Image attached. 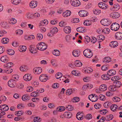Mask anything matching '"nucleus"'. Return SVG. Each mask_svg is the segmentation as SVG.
Here are the masks:
<instances>
[{
    "label": "nucleus",
    "mask_w": 122,
    "mask_h": 122,
    "mask_svg": "<svg viewBox=\"0 0 122 122\" xmlns=\"http://www.w3.org/2000/svg\"><path fill=\"white\" fill-rule=\"evenodd\" d=\"M122 85L121 82L119 81L114 82L112 85L109 86L108 87L109 90L112 92L115 91L116 88L120 87Z\"/></svg>",
    "instance_id": "obj_1"
},
{
    "label": "nucleus",
    "mask_w": 122,
    "mask_h": 122,
    "mask_svg": "<svg viewBox=\"0 0 122 122\" xmlns=\"http://www.w3.org/2000/svg\"><path fill=\"white\" fill-rule=\"evenodd\" d=\"M47 47L46 44L43 42H40L37 45V49L41 51L46 50Z\"/></svg>",
    "instance_id": "obj_2"
},
{
    "label": "nucleus",
    "mask_w": 122,
    "mask_h": 122,
    "mask_svg": "<svg viewBox=\"0 0 122 122\" xmlns=\"http://www.w3.org/2000/svg\"><path fill=\"white\" fill-rule=\"evenodd\" d=\"M84 55L86 57L90 58L93 56L92 51L89 49L85 50L83 52Z\"/></svg>",
    "instance_id": "obj_3"
},
{
    "label": "nucleus",
    "mask_w": 122,
    "mask_h": 122,
    "mask_svg": "<svg viewBox=\"0 0 122 122\" xmlns=\"http://www.w3.org/2000/svg\"><path fill=\"white\" fill-rule=\"evenodd\" d=\"M120 27V25L118 23L115 22L112 24L111 26V29L113 30L117 31L119 29Z\"/></svg>",
    "instance_id": "obj_4"
},
{
    "label": "nucleus",
    "mask_w": 122,
    "mask_h": 122,
    "mask_svg": "<svg viewBox=\"0 0 122 122\" xmlns=\"http://www.w3.org/2000/svg\"><path fill=\"white\" fill-rule=\"evenodd\" d=\"M100 22L104 26H108L111 24L110 20L108 19H103Z\"/></svg>",
    "instance_id": "obj_5"
},
{
    "label": "nucleus",
    "mask_w": 122,
    "mask_h": 122,
    "mask_svg": "<svg viewBox=\"0 0 122 122\" xmlns=\"http://www.w3.org/2000/svg\"><path fill=\"white\" fill-rule=\"evenodd\" d=\"M71 4L73 6L77 7L80 5V2L78 0H71Z\"/></svg>",
    "instance_id": "obj_6"
},
{
    "label": "nucleus",
    "mask_w": 122,
    "mask_h": 122,
    "mask_svg": "<svg viewBox=\"0 0 122 122\" xmlns=\"http://www.w3.org/2000/svg\"><path fill=\"white\" fill-rule=\"evenodd\" d=\"M16 84L15 82V80L14 79H12L9 80L8 82V85L9 86L11 87H14Z\"/></svg>",
    "instance_id": "obj_7"
},
{
    "label": "nucleus",
    "mask_w": 122,
    "mask_h": 122,
    "mask_svg": "<svg viewBox=\"0 0 122 122\" xmlns=\"http://www.w3.org/2000/svg\"><path fill=\"white\" fill-rule=\"evenodd\" d=\"M45 74L41 75L39 77L40 80L44 82L46 81L47 80L48 77Z\"/></svg>",
    "instance_id": "obj_8"
},
{
    "label": "nucleus",
    "mask_w": 122,
    "mask_h": 122,
    "mask_svg": "<svg viewBox=\"0 0 122 122\" xmlns=\"http://www.w3.org/2000/svg\"><path fill=\"white\" fill-rule=\"evenodd\" d=\"M120 15L119 13L117 12L112 13L110 14V16L112 18H118Z\"/></svg>",
    "instance_id": "obj_9"
},
{
    "label": "nucleus",
    "mask_w": 122,
    "mask_h": 122,
    "mask_svg": "<svg viewBox=\"0 0 122 122\" xmlns=\"http://www.w3.org/2000/svg\"><path fill=\"white\" fill-rule=\"evenodd\" d=\"M98 6L99 7L102 9H106L108 7V6L106 4L102 2H100L98 4Z\"/></svg>",
    "instance_id": "obj_10"
},
{
    "label": "nucleus",
    "mask_w": 122,
    "mask_h": 122,
    "mask_svg": "<svg viewBox=\"0 0 122 122\" xmlns=\"http://www.w3.org/2000/svg\"><path fill=\"white\" fill-rule=\"evenodd\" d=\"M42 71V69L40 67H35L33 69V71L36 74H40Z\"/></svg>",
    "instance_id": "obj_11"
},
{
    "label": "nucleus",
    "mask_w": 122,
    "mask_h": 122,
    "mask_svg": "<svg viewBox=\"0 0 122 122\" xmlns=\"http://www.w3.org/2000/svg\"><path fill=\"white\" fill-rule=\"evenodd\" d=\"M32 78L31 75L29 74H26L23 76L24 80L26 81H30L31 79Z\"/></svg>",
    "instance_id": "obj_12"
},
{
    "label": "nucleus",
    "mask_w": 122,
    "mask_h": 122,
    "mask_svg": "<svg viewBox=\"0 0 122 122\" xmlns=\"http://www.w3.org/2000/svg\"><path fill=\"white\" fill-rule=\"evenodd\" d=\"M87 12L86 11L84 10H81L78 12L79 15L81 17H85L86 16Z\"/></svg>",
    "instance_id": "obj_13"
},
{
    "label": "nucleus",
    "mask_w": 122,
    "mask_h": 122,
    "mask_svg": "<svg viewBox=\"0 0 122 122\" xmlns=\"http://www.w3.org/2000/svg\"><path fill=\"white\" fill-rule=\"evenodd\" d=\"M29 50L32 53H36L37 51V48H35V47L33 45L30 46Z\"/></svg>",
    "instance_id": "obj_14"
},
{
    "label": "nucleus",
    "mask_w": 122,
    "mask_h": 122,
    "mask_svg": "<svg viewBox=\"0 0 122 122\" xmlns=\"http://www.w3.org/2000/svg\"><path fill=\"white\" fill-rule=\"evenodd\" d=\"M81 52L80 50H74L72 52L73 55L75 57H78L80 55Z\"/></svg>",
    "instance_id": "obj_15"
},
{
    "label": "nucleus",
    "mask_w": 122,
    "mask_h": 122,
    "mask_svg": "<svg viewBox=\"0 0 122 122\" xmlns=\"http://www.w3.org/2000/svg\"><path fill=\"white\" fill-rule=\"evenodd\" d=\"M115 38L118 40L122 39V33L118 32L116 33L115 35Z\"/></svg>",
    "instance_id": "obj_16"
},
{
    "label": "nucleus",
    "mask_w": 122,
    "mask_h": 122,
    "mask_svg": "<svg viewBox=\"0 0 122 122\" xmlns=\"http://www.w3.org/2000/svg\"><path fill=\"white\" fill-rule=\"evenodd\" d=\"M37 3L36 1H31L29 4L30 6L32 8H34L37 6Z\"/></svg>",
    "instance_id": "obj_17"
},
{
    "label": "nucleus",
    "mask_w": 122,
    "mask_h": 122,
    "mask_svg": "<svg viewBox=\"0 0 122 122\" xmlns=\"http://www.w3.org/2000/svg\"><path fill=\"white\" fill-rule=\"evenodd\" d=\"M0 107L1 109H0V110H3V111H7L9 109L8 106L4 104L1 105L0 106Z\"/></svg>",
    "instance_id": "obj_18"
},
{
    "label": "nucleus",
    "mask_w": 122,
    "mask_h": 122,
    "mask_svg": "<svg viewBox=\"0 0 122 122\" xmlns=\"http://www.w3.org/2000/svg\"><path fill=\"white\" fill-rule=\"evenodd\" d=\"M116 71L115 70H111L107 72V74L109 76H114L116 74Z\"/></svg>",
    "instance_id": "obj_19"
},
{
    "label": "nucleus",
    "mask_w": 122,
    "mask_h": 122,
    "mask_svg": "<svg viewBox=\"0 0 122 122\" xmlns=\"http://www.w3.org/2000/svg\"><path fill=\"white\" fill-rule=\"evenodd\" d=\"M21 0H11L12 3L15 5H17L20 3L23 4L24 3V2H21Z\"/></svg>",
    "instance_id": "obj_20"
},
{
    "label": "nucleus",
    "mask_w": 122,
    "mask_h": 122,
    "mask_svg": "<svg viewBox=\"0 0 122 122\" xmlns=\"http://www.w3.org/2000/svg\"><path fill=\"white\" fill-rule=\"evenodd\" d=\"M71 13V12L70 11L67 10L63 12L62 15L64 17H66L69 16Z\"/></svg>",
    "instance_id": "obj_21"
},
{
    "label": "nucleus",
    "mask_w": 122,
    "mask_h": 122,
    "mask_svg": "<svg viewBox=\"0 0 122 122\" xmlns=\"http://www.w3.org/2000/svg\"><path fill=\"white\" fill-rule=\"evenodd\" d=\"M0 60L4 62H7L8 61V58L6 56H3L1 58Z\"/></svg>",
    "instance_id": "obj_22"
},
{
    "label": "nucleus",
    "mask_w": 122,
    "mask_h": 122,
    "mask_svg": "<svg viewBox=\"0 0 122 122\" xmlns=\"http://www.w3.org/2000/svg\"><path fill=\"white\" fill-rule=\"evenodd\" d=\"M107 86L105 84H103L101 85L99 88L100 91H106L107 89Z\"/></svg>",
    "instance_id": "obj_23"
},
{
    "label": "nucleus",
    "mask_w": 122,
    "mask_h": 122,
    "mask_svg": "<svg viewBox=\"0 0 122 122\" xmlns=\"http://www.w3.org/2000/svg\"><path fill=\"white\" fill-rule=\"evenodd\" d=\"M64 31L66 33L69 34L71 31V27L69 26H66L64 29Z\"/></svg>",
    "instance_id": "obj_24"
},
{
    "label": "nucleus",
    "mask_w": 122,
    "mask_h": 122,
    "mask_svg": "<svg viewBox=\"0 0 122 122\" xmlns=\"http://www.w3.org/2000/svg\"><path fill=\"white\" fill-rule=\"evenodd\" d=\"M64 115L65 117L70 118L71 117L72 114L69 112H66L64 113Z\"/></svg>",
    "instance_id": "obj_25"
},
{
    "label": "nucleus",
    "mask_w": 122,
    "mask_h": 122,
    "mask_svg": "<svg viewBox=\"0 0 122 122\" xmlns=\"http://www.w3.org/2000/svg\"><path fill=\"white\" fill-rule=\"evenodd\" d=\"M117 44L118 43L116 41H112L110 43L109 46L112 47L114 48L118 46Z\"/></svg>",
    "instance_id": "obj_26"
},
{
    "label": "nucleus",
    "mask_w": 122,
    "mask_h": 122,
    "mask_svg": "<svg viewBox=\"0 0 122 122\" xmlns=\"http://www.w3.org/2000/svg\"><path fill=\"white\" fill-rule=\"evenodd\" d=\"M74 64L77 67H80L82 65V64L79 60L76 61L74 63Z\"/></svg>",
    "instance_id": "obj_27"
},
{
    "label": "nucleus",
    "mask_w": 122,
    "mask_h": 122,
    "mask_svg": "<svg viewBox=\"0 0 122 122\" xmlns=\"http://www.w3.org/2000/svg\"><path fill=\"white\" fill-rule=\"evenodd\" d=\"M48 23V21L47 20H44L41 21L39 26H44L47 25Z\"/></svg>",
    "instance_id": "obj_28"
},
{
    "label": "nucleus",
    "mask_w": 122,
    "mask_h": 122,
    "mask_svg": "<svg viewBox=\"0 0 122 122\" xmlns=\"http://www.w3.org/2000/svg\"><path fill=\"white\" fill-rule=\"evenodd\" d=\"M22 100L24 101H28L30 99V97L27 95H23L22 97Z\"/></svg>",
    "instance_id": "obj_29"
},
{
    "label": "nucleus",
    "mask_w": 122,
    "mask_h": 122,
    "mask_svg": "<svg viewBox=\"0 0 122 122\" xmlns=\"http://www.w3.org/2000/svg\"><path fill=\"white\" fill-rule=\"evenodd\" d=\"M111 59L109 57H106L104 58V59L103 60V62L105 63H107L111 61Z\"/></svg>",
    "instance_id": "obj_30"
},
{
    "label": "nucleus",
    "mask_w": 122,
    "mask_h": 122,
    "mask_svg": "<svg viewBox=\"0 0 122 122\" xmlns=\"http://www.w3.org/2000/svg\"><path fill=\"white\" fill-rule=\"evenodd\" d=\"M13 65V64L11 62H9L4 65V66L6 68H10Z\"/></svg>",
    "instance_id": "obj_31"
},
{
    "label": "nucleus",
    "mask_w": 122,
    "mask_h": 122,
    "mask_svg": "<svg viewBox=\"0 0 122 122\" xmlns=\"http://www.w3.org/2000/svg\"><path fill=\"white\" fill-rule=\"evenodd\" d=\"M101 77L102 79L105 80H108L110 78V77L108 74H103L102 76Z\"/></svg>",
    "instance_id": "obj_32"
},
{
    "label": "nucleus",
    "mask_w": 122,
    "mask_h": 122,
    "mask_svg": "<svg viewBox=\"0 0 122 122\" xmlns=\"http://www.w3.org/2000/svg\"><path fill=\"white\" fill-rule=\"evenodd\" d=\"M52 53L53 55L56 56H59L60 54V51L56 49L54 50L52 52Z\"/></svg>",
    "instance_id": "obj_33"
},
{
    "label": "nucleus",
    "mask_w": 122,
    "mask_h": 122,
    "mask_svg": "<svg viewBox=\"0 0 122 122\" xmlns=\"http://www.w3.org/2000/svg\"><path fill=\"white\" fill-rule=\"evenodd\" d=\"M26 46H20L19 50L20 52H24L26 51Z\"/></svg>",
    "instance_id": "obj_34"
},
{
    "label": "nucleus",
    "mask_w": 122,
    "mask_h": 122,
    "mask_svg": "<svg viewBox=\"0 0 122 122\" xmlns=\"http://www.w3.org/2000/svg\"><path fill=\"white\" fill-rule=\"evenodd\" d=\"M83 24L84 25L89 26L91 25L92 22L90 20H85L84 21Z\"/></svg>",
    "instance_id": "obj_35"
},
{
    "label": "nucleus",
    "mask_w": 122,
    "mask_h": 122,
    "mask_svg": "<svg viewBox=\"0 0 122 122\" xmlns=\"http://www.w3.org/2000/svg\"><path fill=\"white\" fill-rule=\"evenodd\" d=\"M76 30L78 32L81 33H84L85 32V30H84V28L83 27H80L76 28Z\"/></svg>",
    "instance_id": "obj_36"
},
{
    "label": "nucleus",
    "mask_w": 122,
    "mask_h": 122,
    "mask_svg": "<svg viewBox=\"0 0 122 122\" xmlns=\"http://www.w3.org/2000/svg\"><path fill=\"white\" fill-rule=\"evenodd\" d=\"M117 106L116 104H113L111 105L110 109L111 110L113 111H114L116 110V109L117 108Z\"/></svg>",
    "instance_id": "obj_37"
},
{
    "label": "nucleus",
    "mask_w": 122,
    "mask_h": 122,
    "mask_svg": "<svg viewBox=\"0 0 122 122\" xmlns=\"http://www.w3.org/2000/svg\"><path fill=\"white\" fill-rule=\"evenodd\" d=\"M1 41L2 43L3 44H7L9 42V39L7 38H4L2 39Z\"/></svg>",
    "instance_id": "obj_38"
},
{
    "label": "nucleus",
    "mask_w": 122,
    "mask_h": 122,
    "mask_svg": "<svg viewBox=\"0 0 122 122\" xmlns=\"http://www.w3.org/2000/svg\"><path fill=\"white\" fill-rule=\"evenodd\" d=\"M7 53L10 55H14L15 53L14 51L11 49H10L7 50Z\"/></svg>",
    "instance_id": "obj_39"
},
{
    "label": "nucleus",
    "mask_w": 122,
    "mask_h": 122,
    "mask_svg": "<svg viewBox=\"0 0 122 122\" xmlns=\"http://www.w3.org/2000/svg\"><path fill=\"white\" fill-rule=\"evenodd\" d=\"M65 110V107L63 106H61L58 107L57 108V111H58L62 112Z\"/></svg>",
    "instance_id": "obj_40"
},
{
    "label": "nucleus",
    "mask_w": 122,
    "mask_h": 122,
    "mask_svg": "<svg viewBox=\"0 0 122 122\" xmlns=\"http://www.w3.org/2000/svg\"><path fill=\"white\" fill-rule=\"evenodd\" d=\"M3 72H6L7 74L10 73L12 72V69L10 68L4 70Z\"/></svg>",
    "instance_id": "obj_41"
},
{
    "label": "nucleus",
    "mask_w": 122,
    "mask_h": 122,
    "mask_svg": "<svg viewBox=\"0 0 122 122\" xmlns=\"http://www.w3.org/2000/svg\"><path fill=\"white\" fill-rule=\"evenodd\" d=\"M43 37L42 35L41 34H38L37 35V40L38 41H40L42 39Z\"/></svg>",
    "instance_id": "obj_42"
},
{
    "label": "nucleus",
    "mask_w": 122,
    "mask_h": 122,
    "mask_svg": "<svg viewBox=\"0 0 122 122\" xmlns=\"http://www.w3.org/2000/svg\"><path fill=\"white\" fill-rule=\"evenodd\" d=\"M120 79V78L118 76H116L113 77L111 78V80L112 81L114 82L117 80Z\"/></svg>",
    "instance_id": "obj_43"
},
{
    "label": "nucleus",
    "mask_w": 122,
    "mask_h": 122,
    "mask_svg": "<svg viewBox=\"0 0 122 122\" xmlns=\"http://www.w3.org/2000/svg\"><path fill=\"white\" fill-rule=\"evenodd\" d=\"M58 29L57 28L55 27L51 30L50 33L52 34L55 33L57 32L58 31Z\"/></svg>",
    "instance_id": "obj_44"
},
{
    "label": "nucleus",
    "mask_w": 122,
    "mask_h": 122,
    "mask_svg": "<svg viewBox=\"0 0 122 122\" xmlns=\"http://www.w3.org/2000/svg\"><path fill=\"white\" fill-rule=\"evenodd\" d=\"M73 107L71 105H69L66 107V109H67L68 111H71L73 109Z\"/></svg>",
    "instance_id": "obj_45"
},
{
    "label": "nucleus",
    "mask_w": 122,
    "mask_h": 122,
    "mask_svg": "<svg viewBox=\"0 0 122 122\" xmlns=\"http://www.w3.org/2000/svg\"><path fill=\"white\" fill-rule=\"evenodd\" d=\"M85 39L84 40V41L86 43H87L90 41V37L87 36H86L85 37Z\"/></svg>",
    "instance_id": "obj_46"
},
{
    "label": "nucleus",
    "mask_w": 122,
    "mask_h": 122,
    "mask_svg": "<svg viewBox=\"0 0 122 122\" xmlns=\"http://www.w3.org/2000/svg\"><path fill=\"white\" fill-rule=\"evenodd\" d=\"M23 112L20 111H16L15 112V115L18 116H21L23 114Z\"/></svg>",
    "instance_id": "obj_47"
},
{
    "label": "nucleus",
    "mask_w": 122,
    "mask_h": 122,
    "mask_svg": "<svg viewBox=\"0 0 122 122\" xmlns=\"http://www.w3.org/2000/svg\"><path fill=\"white\" fill-rule=\"evenodd\" d=\"M76 117L77 118L78 120H81L82 119V117L81 116L80 113H78L76 114Z\"/></svg>",
    "instance_id": "obj_48"
},
{
    "label": "nucleus",
    "mask_w": 122,
    "mask_h": 122,
    "mask_svg": "<svg viewBox=\"0 0 122 122\" xmlns=\"http://www.w3.org/2000/svg\"><path fill=\"white\" fill-rule=\"evenodd\" d=\"M93 13L94 14L98 15L100 14L101 12L100 10H99L97 9H96L93 10Z\"/></svg>",
    "instance_id": "obj_49"
},
{
    "label": "nucleus",
    "mask_w": 122,
    "mask_h": 122,
    "mask_svg": "<svg viewBox=\"0 0 122 122\" xmlns=\"http://www.w3.org/2000/svg\"><path fill=\"white\" fill-rule=\"evenodd\" d=\"M38 94L37 92H32L30 96L32 97H36L38 96Z\"/></svg>",
    "instance_id": "obj_50"
},
{
    "label": "nucleus",
    "mask_w": 122,
    "mask_h": 122,
    "mask_svg": "<svg viewBox=\"0 0 122 122\" xmlns=\"http://www.w3.org/2000/svg\"><path fill=\"white\" fill-rule=\"evenodd\" d=\"M113 101L114 102H118L120 101V99L118 97H114L112 99Z\"/></svg>",
    "instance_id": "obj_51"
},
{
    "label": "nucleus",
    "mask_w": 122,
    "mask_h": 122,
    "mask_svg": "<svg viewBox=\"0 0 122 122\" xmlns=\"http://www.w3.org/2000/svg\"><path fill=\"white\" fill-rule=\"evenodd\" d=\"M41 121V119L38 117L34 118L33 121L34 122H40Z\"/></svg>",
    "instance_id": "obj_52"
},
{
    "label": "nucleus",
    "mask_w": 122,
    "mask_h": 122,
    "mask_svg": "<svg viewBox=\"0 0 122 122\" xmlns=\"http://www.w3.org/2000/svg\"><path fill=\"white\" fill-rule=\"evenodd\" d=\"M93 70L92 68L90 67H88L86 70L85 71V73H90L92 72Z\"/></svg>",
    "instance_id": "obj_53"
},
{
    "label": "nucleus",
    "mask_w": 122,
    "mask_h": 122,
    "mask_svg": "<svg viewBox=\"0 0 122 122\" xmlns=\"http://www.w3.org/2000/svg\"><path fill=\"white\" fill-rule=\"evenodd\" d=\"M76 70L73 71L71 72L72 74L76 76H79L80 75V74L79 73H77L78 72H76Z\"/></svg>",
    "instance_id": "obj_54"
},
{
    "label": "nucleus",
    "mask_w": 122,
    "mask_h": 122,
    "mask_svg": "<svg viewBox=\"0 0 122 122\" xmlns=\"http://www.w3.org/2000/svg\"><path fill=\"white\" fill-rule=\"evenodd\" d=\"M73 92L72 89H70L67 90L66 91V94L67 95H70Z\"/></svg>",
    "instance_id": "obj_55"
},
{
    "label": "nucleus",
    "mask_w": 122,
    "mask_h": 122,
    "mask_svg": "<svg viewBox=\"0 0 122 122\" xmlns=\"http://www.w3.org/2000/svg\"><path fill=\"white\" fill-rule=\"evenodd\" d=\"M62 74L60 72H58L55 76L57 79H59L61 77L62 75Z\"/></svg>",
    "instance_id": "obj_56"
},
{
    "label": "nucleus",
    "mask_w": 122,
    "mask_h": 122,
    "mask_svg": "<svg viewBox=\"0 0 122 122\" xmlns=\"http://www.w3.org/2000/svg\"><path fill=\"white\" fill-rule=\"evenodd\" d=\"M111 104V103L109 102H105L103 106L107 108V107L110 106Z\"/></svg>",
    "instance_id": "obj_57"
},
{
    "label": "nucleus",
    "mask_w": 122,
    "mask_h": 122,
    "mask_svg": "<svg viewBox=\"0 0 122 122\" xmlns=\"http://www.w3.org/2000/svg\"><path fill=\"white\" fill-rule=\"evenodd\" d=\"M97 38L98 40L103 41L105 39V37L103 35H101L98 36Z\"/></svg>",
    "instance_id": "obj_58"
},
{
    "label": "nucleus",
    "mask_w": 122,
    "mask_h": 122,
    "mask_svg": "<svg viewBox=\"0 0 122 122\" xmlns=\"http://www.w3.org/2000/svg\"><path fill=\"white\" fill-rule=\"evenodd\" d=\"M101 69L103 71H105L108 69V65H104L101 67Z\"/></svg>",
    "instance_id": "obj_59"
},
{
    "label": "nucleus",
    "mask_w": 122,
    "mask_h": 122,
    "mask_svg": "<svg viewBox=\"0 0 122 122\" xmlns=\"http://www.w3.org/2000/svg\"><path fill=\"white\" fill-rule=\"evenodd\" d=\"M26 66H20V70L22 71H26Z\"/></svg>",
    "instance_id": "obj_60"
},
{
    "label": "nucleus",
    "mask_w": 122,
    "mask_h": 122,
    "mask_svg": "<svg viewBox=\"0 0 122 122\" xmlns=\"http://www.w3.org/2000/svg\"><path fill=\"white\" fill-rule=\"evenodd\" d=\"M27 17V18L29 19H33L34 18L33 14L30 13H28Z\"/></svg>",
    "instance_id": "obj_61"
},
{
    "label": "nucleus",
    "mask_w": 122,
    "mask_h": 122,
    "mask_svg": "<svg viewBox=\"0 0 122 122\" xmlns=\"http://www.w3.org/2000/svg\"><path fill=\"white\" fill-rule=\"evenodd\" d=\"M99 99L102 101H104L106 99L104 96L102 94L100 95L99 96Z\"/></svg>",
    "instance_id": "obj_62"
},
{
    "label": "nucleus",
    "mask_w": 122,
    "mask_h": 122,
    "mask_svg": "<svg viewBox=\"0 0 122 122\" xmlns=\"http://www.w3.org/2000/svg\"><path fill=\"white\" fill-rule=\"evenodd\" d=\"M79 20L78 18H74L73 19V20H71V22L73 23H78L79 22Z\"/></svg>",
    "instance_id": "obj_63"
},
{
    "label": "nucleus",
    "mask_w": 122,
    "mask_h": 122,
    "mask_svg": "<svg viewBox=\"0 0 122 122\" xmlns=\"http://www.w3.org/2000/svg\"><path fill=\"white\" fill-rule=\"evenodd\" d=\"M91 42L93 44L95 43L97 41L96 38L94 37H92V39L90 40Z\"/></svg>",
    "instance_id": "obj_64"
}]
</instances>
